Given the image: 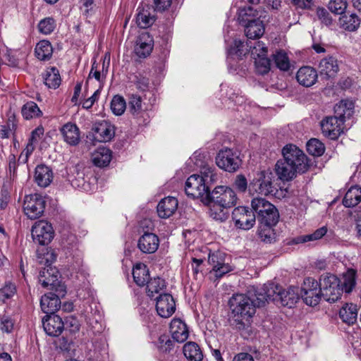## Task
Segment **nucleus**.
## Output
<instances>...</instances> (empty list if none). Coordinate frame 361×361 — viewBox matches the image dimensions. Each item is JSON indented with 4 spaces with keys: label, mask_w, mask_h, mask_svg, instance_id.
<instances>
[{
    "label": "nucleus",
    "mask_w": 361,
    "mask_h": 361,
    "mask_svg": "<svg viewBox=\"0 0 361 361\" xmlns=\"http://www.w3.org/2000/svg\"><path fill=\"white\" fill-rule=\"evenodd\" d=\"M231 310L229 322L232 326L243 330L250 325V319L256 312V305L251 297L245 294H236L229 300Z\"/></svg>",
    "instance_id": "nucleus-1"
},
{
    "label": "nucleus",
    "mask_w": 361,
    "mask_h": 361,
    "mask_svg": "<svg viewBox=\"0 0 361 361\" xmlns=\"http://www.w3.org/2000/svg\"><path fill=\"white\" fill-rule=\"evenodd\" d=\"M237 201L235 192L230 188L220 185L216 187L206 196L207 204L210 206V216L216 220L224 221L228 218L225 209L232 207Z\"/></svg>",
    "instance_id": "nucleus-2"
},
{
    "label": "nucleus",
    "mask_w": 361,
    "mask_h": 361,
    "mask_svg": "<svg viewBox=\"0 0 361 361\" xmlns=\"http://www.w3.org/2000/svg\"><path fill=\"white\" fill-rule=\"evenodd\" d=\"M254 213L258 221L264 226H274L279 220V212L276 207L262 197H255L251 201Z\"/></svg>",
    "instance_id": "nucleus-3"
},
{
    "label": "nucleus",
    "mask_w": 361,
    "mask_h": 361,
    "mask_svg": "<svg viewBox=\"0 0 361 361\" xmlns=\"http://www.w3.org/2000/svg\"><path fill=\"white\" fill-rule=\"evenodd\" d=\"M339 279L331 274L321 276L319 282L322 298L327 302H334L339 300L342 295V289H340Z\"/></svg>",
    "instance_id": "nucleus-4"
},
{
    "label": "nucleus",
    "mask_w": 361,
    "mask_h": 361,
    "mask_svg": "<svg viewBox=\"0 0 361 361\" xmlns=\"http://www.w3.org/2000/svg\"><path fill=\"white\" fill-rule=\"evenodd\" d=\"M274 175L270 170L258 172L250 183L248 190L250 194L268 195L274 192L273 182Z\"/></svg>",
    "instance_id": "nucleus-5"
},
{
    "label": "nucleus",
    "mask_w": 361,
    "mask_h": 361,
    "mask_svg": "<svg viewBox=\"0 0 361 361\" xmlns=\"http://www.w3.org/2000/svg\"><path fill=\"white\" fill-rule=\"evenodd\" d=\"M282 154L283 157L288 159V162L291 163L298 173L306 172L310 166L307 155L295 145L288 144L284 146Z\"/></svg>",
    "instance_id": "nucleus-6"
},
{
    "label": "nucleus",
    "mask_w": 361,
    "mask_h": 361,
    "mask_svg": "<svg viewBox=\"0 0 361 361\" xmlns=\"http://www.w3.org/2000/svg\"><path fill=\"white\" fill-rule=\"evenodd\" d=\"M239 152L233 149L225 147L221 149L216 157V164L221 169L233 173L241 165Z\"/></svg>",
    "instance_id": "nucleus-7"
},
{
    "label": "nucleus",
    "mask_w": 361,
    "mask_h": 361,
    "mask_svg": "<svg viewBox=\"0 0 361 361\" xmlns=\"http://www.w3.org/2000/svg\"><path fill=\"white\" fill-rule=\"evenodd\" d=\"M300 296L306 305H317L322 298L319 283L313 278L305 279L300 289Z\"/></svg>",
    "instance_id": "nucleus-8"
},
{
    "label": "nucleus",
    "mask_w": 361,
    "mask_h": 361,
    "mask_svg": "<svg viewBox=\"0 0 361 361\" xmlns=\"http://www.w3.org/2000/svg\"><path fill=\"white\" fill-rule=\"evenodd\" d=\"M232 219L236 228L247 231L255 224L256 215L252 209H250L245 207H238L232 212Z\"/></svg>",
    "instance_id": "nucleus-9"
},
{
    "label": "nucleus",
    "mask_w": 361,
    "mask_h": 361,
    "mask_svg": "<svg viewBox=\"0 0 361 361\" xmlns=\"http://www.w3.org/2000/svg\"><path fill=\"white\" fill-rule=\"evenodd\" d=\"M46 201L39 194L26 195L23 203L25 214L30 219L40 217L45 209Z\"/></svg>",
    "instance_id": "nucleus-10"
},
{
    "label": "nucleus",
    "mask_w": 361,
    "mask_h": 361,
    "mask_svg": "<svg viewBox=\"0 0 361 361\" xmlns=\"http://www.w3.org/2000/svg\"><path fill=\"white\" fill-rule=\"evenodd\" d=\"M54 236V231L51 224L46 221H39L32 227V237L34 242L41 245L51 243Z\"/></svg>",
    "instance_id": "nucleus-11"
},
{
    "label": "nucleus",
    "mask_w": 361,
    "mask_h": 361,
    "mask_svg": "<svg viewBox=\"0 0 361 361\" xmlns=\"http://www.w3.org/2000/svg\"><path fill=\"white\" fill-rule=\"evenodd\" d=\"M185 191L188 197L193 199L201 198L203 202L206 201V196L209 192L207 186L204 185L202 179L200 178L197 174H193L187 179Z\"/></svg>",
    "instance_id": "nucleus-12"
},
{
    "label": "nucleus",
    "mask_w": 361,
    "mask_h": 361,
    "mask_svg": "<svg viewBox=\"0 0 361 361\" xmlns=\"http://www.w3.org/2000/svg\"><path fill=\"white\" fill-rule=\"evenodd\" d=\"M343 124L335 115L326 116L321 121L322 132L325 137L336 140L343 132Z\"/></svg>",
    "instance_id": "nucleus-13"
},
{
    "label": "nucleus",
    "mask_w": 361,
    "mask_h": 361,
    "mask_svg": "<svg viewBox=\"0 0 361 361\" xmlns=\"http://www.w3.org/2000/svg\"><path fill=\"white\" fill-rule=\"evenodd\" d=\"M269 20L267 12L259 7L255 9L252 6L240 8L238 12V21L240 25H243L255 20Z\"/></svg>",
    "instance_id": "nucleus-14"
},
{
    "label": "nucleus",
    "mask_w": 361,
    "mask_h": 361,
    "mask_svg": "<svg viewBox=\"0 0 361 361\" xmlns=\"http://www.w3.org/2000/svg\"><path fill=\"white\" fill-rule=\"evenodd\" d=\"M156 310L160 317H170L176 310V303L173 296L169 293L160 294L156 298Z\"/></svg>",
    "instance_id": "nucleus-15"
},
{
    "label": "nucleus",
    "mask_w": 361,
    "mask_h": 361,
    "mask_svg": "<svg viewBox=\"0 0 361 361\" xmlns=\"http://www.w3.org/2000/svg\"><path fill=\"white\" fill-rule=\"evenodd\" d=\"M43 328L50 336H59L64 329V322L56 314H48L42 319Z\"/></svg>",
    "instance_id": "nucleus-16"
},
{
    "label": "nucleus",
    "mask_w": 361,
    "mask_h": 361,
    "mask_svg": "<svg viewBox=\"0 0 361 361\" xmlns=\"http://www.w3.org/2000/svg\"><path fill=\"white\" fill-rule=\"evenodd\" d=\"M94 138L99 142H109L115 135V127L109 121L97 122L92 128Z\"/></svg>",
    "instance_id": "nucleus-17"
},
{
    "label": "nucleus",
    "mask_w": 361,
    "mask_h": 361,
    "mask_svg": "<svg viewBox=\"0 0 361 361\" xmlns=\"http://www.w3.org/2000/svg\"><path fill=\"white\" fill-rule=\"evenodd\" d=\"M159 237L149 232H145L137 241L138 249L145 254L154 253L159 248Z\"/></svg>",
    "instance_id": "nucleus-18"
},
{
    "label": "nucleus",
    "mask_w": 361,
    "mask_h": 361,
    "mask_svg": "<svg viewBox=\"0 0 361 361\" xmlns=\"http://www.w3.org/2000/svg\"><path fill=\"white\" fill-rule=\"evenodd\" d=\"M294 168L290 161L288 164V159L284 157L278 160L275 164L276 173L283 181L291 180L296 176L298 173Z\"/></svg>",
    "instance_id": "nucleus-19"
},
{
    "label": "nucleus",
    "mask_w": 361,
    "mask_h": 361,
    "mask_svg": "<svg viewBox=\"0 0 361 361\" xmlns=\"http://www.w3.org/2000/svg\"><path fill=\"white\" fill-rule=\"evenodd\" d=\"M153 46L152 37L148 32L142 33L137 39L135 52L139 57L146 58L151 54Z\"/></svg>",
    "instance_id": "nucleus-20"
},
{
    "label": "nucleus",
    "mask_w": 361,
    "mask_h": 361,
    "mask_svg": "<svg viewBox=\"0 0 361 361\" xmlns=\"http://www.w3.org/2000/svg\"><path fill=\"white\" fill-rule=\"evenodd\" d=\"M317 71L309 66L300 68L296 73V79L298 83L306 87L314 85L317 81Z\"/></svg>",
    "instance_id": "nucleus-21"
},
{
    "label": "nucleus",
    "mask_w": 361,
    "mask_h": 361,
    "mask_svg": "<svg viewBox=\"0 0 361 361\" xmlns=\"http://www.w3.org/2000/svg\"><path fill=\"white\" fill-rule=\"evenodd\" d=\"M178 202L176 197H167L158 204L157 209L159 217L166 219L172 216L177 210Z\"/></svg>",
    "instance_id": "nucleus-22"
},
{
    "label": "nucleus",
    "mask_w": 361,
    "mask_h": 361,
    "mask_svg": "<svg viewBox=\"0 0 361 361\" xmlns=\"http://www.w3.org/2000/svg\"><path fill=\"white\" fill-rule=\"evenodd\" d=\"M170 332L173 340L183 343L188 338V329L185 322L180 319L174 318L170 324Z\"/></svg>",
    "instance_id": "nucleus-23"
},
{
    "label": "nucleus",
    "mask_w": 361,
    "mask_h": 361,
    "mask_svg": "<svg viewBox=\"0 0 361 361\" xmlns=\"http://www.w3.org/2000/svg\"><path fill=\"white\" fill-rule=\"evenodd\" d=\"M40 306L42 310L46 313L47 315L55 314L54 312L61 307V300L58 298L56 295L50 292L42 296Z\"/></svg>",
    "instance_id": "nucleus-24"
},
{
    "label": "nucleus",
    "mask_w": 361,
    "mask_h": 361,
    "mask_svg": "<svg viewBox=\"0 0 361 361\" xmlns=\"http://www.w3.org/2000/svg\"><path fill=\"white\" fill-rule=\"evenodd\" d=\"M354 102L349 99H343L336 104L334 106V115L341 119V121L345 123L347 119H350L354 114Z\"/></svg>",
    "instance_id": "nucleus-25"
},
{
    "label": "nucleus",
    "mask_w": 361,
    "mask_h": 361,
    "mask_svg": "<svg viewBox=\"0 0 361 361\" xmlns=\"http://www.w3.org/2000/svg\"><path fill=\"white\" fill-rule=\"evenodd\" d=\"M320 75L329 79L336 76L338 71V61L333 56L323 59L319 66Z\"/></svg>",
    "instance_id": "nucleus-26"
},
{
    "label": "nucleus",
    "mask_w": 361,
    "mask_h": 361,
    "mask_svg": "<svg viewBox=\"0 0 361 361\" xmlns=\"http://www.w3.org/2000/svg\"><path fill=\"white\" fill-rule=\"evenodd\" d=\"M53 180L52 170L44 164L37 166L35 171V180L37 184L42 188L50 185Z\"/></svg>",
    "instance_id": "nucleus-27"
},
{
    "label": "nucleus",
    "mask_w": 361,
    "mask_h": 361,
    "mask_svg": "<svg viewBox=\"0 0 361 361\" xmlns=\"http://www.w3.org/2000/svg\"><path fill=\"white\" fill-rule=\"evenodd\" d=\"M64 140L71 145H77L80 140V130L75 124L68 123L61 128Z\"/></svg>",
    "instance_id": "nucleus-28"
},
{
    "label": "nucleus",
    "mask_w": 361,
    "mask_h": 361,
    "mask_svg": "<svg viewBox=\"0 0 361 361\" xmlns=\"http://www.w3.org/2000/svg\"><path fill=\"white\" fill-rule=\"evenodd\" d=\"M361 20L355 13H343L339 18L341 27L349 32L356 31L360 25Z\"/></svg>",
    "instance_id": "nucleus-29"
},
{
    "label": "nucleus",
    "mask_w": 361,
    "mask_h": 361,
    "mask_svg": "<svg viewBox=\"0 0 361 361\" xmlns=\"http://www.w3.org/2000/svg\"><path fill=\"white\" fill-rule=\"evenodd\" d=\"M357 271L354 269H348L344 272L340 280V289H342V293H350L356 286Z\"/></svg>",
    "instance_id": "nucleus-30"
},
{
    "label": "nucleus",
    "mask_w": 361,
    "mask_h": 361,
    "mask_svg": "<svg viewBox=\"0 0 361 361\" xmlns=\"http://www.w3.org/2000/svg\"><path fill=\"white\" fill-rule=\"evenodd\" d=\"M266 20H255L245 24V34L248 39H255L260 38L264 33V22Z\"/></svg>",
    "instance_id": "nucleus-31"
},
{
    "label": "nucleus",
    "mask_w": 361,
    "mask_h": 361,
    "mask_svg": "<svg viewBox=\"0 0 361 361\" xmlns=\"http://www.w3.org/2000/svg\"><path fill=\"white\" fill-rule=\"evenodd\" d=\"M298 287H290L287 290H282L280 293L279 302L283 306L292 307L300 299Z\"/></svg>",
    "instance_id": "nucleus-32"
},
{
    "label": "nucleus",
    "mask_w": 361,
    "mask_h": 361,
    "mask_svg": "<svg viewBox=\"0 0 361 361\" xmlns=\"http://www.w3.org/2000/svg\"><path fill=\"white\" fill-rule=\"evenodd\" d=\"M339 317L348 325L355 324L357 319V305L353 303H345L339 311Z\"/></svg>",
    "instance_id": "nucleus-33"
},
{
    "label": "nucleus",
    "mask_w": 361,
    "mask_h": 361,
    "mask_svg": "<svg viewBox=\"0 0 361 361\" xmlns=\"http://www.w3.org/2000/svg\"><path fill=\"white\" fill-rule=\"evenodd\" d=\"M155 20L156 17L150 13L149 8H145L140 6L137 8L136 23L138 27L146 29L152 25Z\"/></svg>",
    "instance_id": "nucleus-34"
},
{
    "label": "nucleus",
    "mask_w": 361,
    "mask_h": 361,
    "mask_svg": "<svg viewBox=\"0 0 361 361\" xmlns=\"http://www.w3.org/2000/svg\"><path fill=\"white\" fill-rule=\"evenodd\" d=\"M36 57L40 61H49L53 54V47L51 42L48 40L39 41L35 49Z\"/></svg>",
    "instance_id": "nucleus-35"
},
{
    "label": "nucleus",
    "mask_w": 361,
    "mask_h": 361,
    "mask_svg": "<svg viewBox=\"0 0 361 361\" xmlns=\"http://www.w3.org/2000/svg\"><path fill=\"white\" fill-rule=\"evenodd\" d=\"M43 79L44 84L53 89L59 87L61 82L59 71L56 67L47 68L43 74Z\"/></svg>",
    "instance_id": "nucleus-36"
},
{
    "label": "nucleus",
    "mask_w": 361,
    "mask_h": 361,
    "mask_svg": "<svg viewBox=\"0 0 361 361\" xmlns=\"http://www.w3.org/2000/svg\"><path fill=\"white\" fill-rule=\"evenodd\" d=\"M58 276L59 272L55 268L49 267L40 271L39 280L43 287L49 288L51 286H55L56 281L59 279Z\"/></svg>",
    "instance_id": "nucleus-37"
},
{
    "label": "nucleus",
    "mask_w": 361,
    "mask_h": 361,
    "mask_svg": "<svg viewBox=\"0 0 361 361\" xmlns=\"http://www.w3.org/2000/svg\"><path fill=\"white\" fill-rule=\"evenodd\" d=\"M185 357L190 361H201L203 354L200 346L195 342H188L183 348Z\"/></svg>",
    "instance_id": "nucleus-38"
},
{
    "label": "nucleus",
    "mask_w": 361,
    "mask_h": 361,
    "mask_svg": "<svg viewBox=\"0 0 361 361\" xmlns=\"http://www.w3.org/2000/svg\"><path fill=\"white\" fill-rule=\"evenodd\" d=\"M133 276L135 283L139 286H145L149 280V274L147 266L137 264L133 269Z\"/></svg>",
    "instance_id": "nucleus-39"
},
{
    "label": "nucleus",
    "mask_w": 361,
    "mask_h": 361,
    "mask_svg": "<svg viewBox=\"0 0 361 361\" xmlns=\"http://www.w3.org/2000/svg\"><path fill=\"white\" fill-rule=\"evenodd\" d=\"M111 151L106 147L99 148L93 154L92 162L99 167L109 165L111 160Z\"/></svg>",
    "instance_id": "nucleus-40"
},
{
    "label": "nucleus",
    "mask_w": 361,
    "mask_h": 361,
    "mask_svg": "<svg viewBox=\"0 0 361 361\" xmlns=\"http://www.w3.org/2000/svg\"><path fill=\"white\" fill-rule=\"evenodd\" d=\"M361 201V188L352 187L345 193L343 199V204L345 207H353Z\"/></svg>",
    "instance_id": "nucleus-41"
},
{
    "label": "nucleus",
    "mask_w": 361,
    "mask_h": 361,
    "mask_svg": "<svg viewBox=\"0 0 361 361\" xmlns=\"http://www.w3.org/2000/svg\"><path fill=\"white\" fill-rule=\"evenodd\" d=\"M199 175L200 178L202 179L204 185L207 186V190H210L211 186L216 183L217 180V174L214 172V169L209 167L204 166L200 171Z\"/></svg>",
    "instance_id": "nucleus-42"
},
{
    "label": "nucleus",
    "mask_w": 361,
    "mask_h": 361,
    "mask_svg": "<svg viewBox=\"0 0 361 361\" xmlns=\"http://www.w3.org/2000/svg\"><path fill=\"white\" fill-rule=\"evenodd\" d=\"M21 112L23 116L27 120L39 117L42 115V112L34 102H29L25 104L22 107Z\"/></svg>",
    "instance_id": "nucleus-43"
},
{
    "label": "nucleus",
    "mask_w": 361,
    "mask_h": 361,
    "mask_svg": "<svg viewBox=\"0 0 361 361\" xmlns=\"http://www.w3.org/2000/svg\"><path fill=\"white\" fill-rule=\"evenodd\" d=\"M128 111L135 117L141 116L143 113L140 96L131 94L128 100Z\"/></svg>",
    "instance_id": "nucleus-44"
},
{
    "label": "nucleus",
    "mask_w": 361,
    "mask_h": 361,
    "mask_svg": "<svg viewBox=\"0 0 361 361\" xmlns=\"http://www.w3.org/2000/svg\"><path fill=\"white\" fill-rule=\"evenodd\" d=\"M147 295L152 297L154 293H158L160 290L166 287L165 281L164 279L156 277L148 280L147 282Z\"/></svg>",
    "instance_id": "nucleus-45"
},
{
    "label": "nucleus",
    "mask_w": 361,
    "mask_h": 361,
    "mask_svg": "<svg viewBox=\"0 0 361 361\" xmlns=\"http://www.w3.org/2000/svg\"><path fill=\"white\" fill-rule=\"evenodd\" d=\"M307 150L314 157H320L324 154L325 147L318 139L312 138L307 142Z\"/></svg>",
    "instance_id": "nucleus-46"
},
{
    "label": "nucleus",
    "mask_w": 361,
    "mask_h": 361,
    "mask_svg": "<svg viewBox=\"0 0 361 361\" xmlns=\"http://www.w3.org/2000/svg\"><path fill=\"white\" fill-rule=\"evenodd\" d=\"M272 56L276 66L281 71H286L289 69V59L286 52L283 51H278L273 54Z\"/></svg>",
    "instance_id": "nucleus-47"
},
{
    "label": "nucleus",
    "mask_w": 361,
    "mask_h": 361,
    "mask_svg": "<svg viewBox=\"0 0 361 361\" xmlns=\"http://www.w3.org/2000/svg\"><path fill=\"white\" fill-rule=\"evenodd\" d=\"M126 109V102L124 98L119 95L113 97L111 102V109L116 116L122 115Z\"/></svg>",
    "instance_id": "nucleus-48"
},
{
    "label": "nucleus",
    "mask_w": 361,
    "mask_h": 361,
    "mask_svg": "<svg viewBox=\"0 0 361 361\" xmlns=\"http://www.w3.org/2000/svg\"><path fill=\"white\" fill-rule=\"evenodd\" d=\"M56 27L55 20L53 18H45L39 21L38 24L39 31L44 35L51 33Z\"/></svg>",
    "instance_id": "nucleus-49"
},
{
    "label": "nucleus",
    "mask_w": 361,
    "mask_h": 361,
    "mask_svg": "<svg viewBox=\"0 0 361 361\" xmlns=\"http://www.w3.org/2000/svg\"><path fill=\"white\" fill-rule=\"evenodd\" d=\"M157 345L160 352L167 353L173 348V341L168 335L163 334L159 337Z\"/></svg>",
    "instance_id": "nucleus-50"
},
{
    "label": "nucleus",
    "mask_w": 361,
    "mask_h": 361,
    "mask_svg": "<svg viewBox=\"0 0 361 361\" xmlns=\"http://www.w3.org/2000/svg\"><path fill=\"white\" fill-rule=\"evenodd\" d=\"M251 299L255 301L256 307H262L265 305L266 302L270 301V298L267 296L266 293V288H264V286L263 287L255 290V293Z\"/></svg>",
    "instance_id": "nucleus-51"
},
{
    "label": "nucleus",
    "mask_w": 361,
    "mask_h": 361,
    "mask_svg": "<svg viewBox=\"0 0 361 361\" xmlns=\"http://www.w3.org/2000/svg\"><path fill=\"white\" fill-rule=\"evenodd\" d=\"M109 63V61L107 63V66L105 67V61H104L102 64V70L101 72L99 70H97V64L94 62L92 65V68L88 75V78L94 77L97 81L102 82L103 78H105L107 75Z\"/></svg>",
    "instance_id": "nucleus-52"
},
{
    "label": "nucleus",
    "mask_w": 361,
    "mask_h": 361,
    "mask_svg": "<svg viewBox=\"0 0 361 361\" xmlns=\"http://www.w3.org/2000/svg\"><path fill=\"white\" fill-rule=\"evenodd\" d=\"M255 59L256 71L259 75L267 74L270 70L271 62L266 56Z\"/></svg>",
    "instance_id": "nucleus-53"
},
{
    "label": "nucleus",
    "mask_w": 361,
    "mask_h": 361,
    "mask_svg": "<svg viewBox=\"0 0 361 361\" xmlns=\"http://www.w3.org/2000/svg\"><path fill=\"white\" fill-rule=\"evenodd\" d=\"M347 6L346 0H331L329 3V10L335 14L342 15L345 13Z\"/></svg>",
    "instance_id": "nucleus-54"
},
{
    "label": "nucleus",
    "mask_w": 361,
    "mask_h": 361,
    "mask_svg": "<svg viewBox=\"0 0 361 361\" xmlns=\"http://www.w3.org/2000/svg\"><path fill=\"white\" fill-rule=\"evenodd\" d=\"M264 286V288H266L267 296L270 298V301L279 302L281 287L274 285V283L265 284Z\"/></svg>",
    "instance_id": "nucleus-55"
},
{
    "label": "nucleus",
    "mask_w": 361,
    "mask_h": 361,
    "mask_svg": "<svg viewBox=\"0 0 361 361\" xmlns=\"http://www.w3.org/2000/svg\"><path fill=\"white\" fill-rule=\"evenodd\" d=\"M247 47H249V51L251 52V54L254 56L262 57L266 56L267 53V48L265 47L264 44L262 42H257L256 44L253 47L250 46L247 43Z\"/></svg>",
    "instance_id": "nucleus-56"
},
{
    "label": "nucleus",
    "mask_w": 361,
    "mask_h": 361,
    "mask_svg": "<svg viewBox=\"0 0 361 361\" xmlns=\"http://www.w3.org/2000/svg\"><path fill=\"white\" fill-rule=\"evenodd\" d=\"M65 324L72 332H77L80 330V322L76 317L73 315L68 316L66 318L64 325Z\"/></svg>",
    "instance_id": "nucleus-57"
},
{
    "label": "nucleus",
    "mask_w": 361,
    "mask_h": 361,
    "mask_svg": "<svg viewBox=\"0 0 361 361\" xmlns=\"http://www.w3.org/2000/svg\"><path fill=\"white\" fill-rule=\"evenodd\" d=\"M244 47L245 44L241 40H234L233 46H232L229 49V54H235L239 57H241L243 55L246 54V52L243 49Z\"/></svg>",
    "instance_id": "nucleus-58"
},
{
    "label": "nucleus",
    "mask_w": 361,
    "mask_h": 361,
    "mask_svg": "<svg viewBox=\"0 0 361 361\" xmlns=\"http://www.w3.org/2000/svg\"><path fill=\"white\" fill-rule=\"evenodd\" d=\"M80 9L82 10L83 15L86 17L92 15L95 7L94 0H80Z\"/></svg>",
    "instance_id": "nucleus-59"
},
{
    "label": "nucleus",
    "mask_w": 361,
    "mask_h": 361,
    "mask_svg": "<svg viewBox=\"0 0 361 361\" xmlns=\"http://www.w3.org/2000/svg\"><path fill=\"white\" fill-rule=\"evenodd\" d=\"M231 271H232L231 266L224 262H221V265L217 268L212 269V271L214 273V276L216 279L221 278Z\"/></svg>",
    "instance_id": "nucleus-60"
},
{
    "label": "nucleus",
    "mask_w": 361,
    "mask_h": 361,
    "mask_svg": "<svg viewBox=\"0 0 361 361\" xmlns=\"http://www.w3.org/2000/svg\"><path fill=\"white\" fill-rule=\"evenodd\" d=\"M317 15L322 23L330 25L332 23V18L328 11L324 8H318Z\"/></svg>",
    "instance_id": "nucleus-61"
},
{
    "label": "nucleus",
    "mask_w": 361,
    "mask_h": 361,
    "mask_svg": "<svg viewBox=\"0 0 361 361\" xmlns=\"http://www.w3.org/2000/svg\"><path fill=\"white\" fill-rule=\"evenodd\" d=\"M55 286H51L49 289L54 290L52 292L54 295L58 296V298H63L65 296L66 293V286L59 281V279L56 281Z\"/></svg>",
    "instance_id": "nucleus-62"
},
{
    "label": "nucleus",
    "mask_w": 361,
    "mask_h": 361,
    "mask_svg": "<svg viewBox=\"0 0 361 361\" xmlns=\"http://www.w3.org/2000/svg\"><path fill=\"white\" fill-rule=\"evenodd\" d=\"M266 228L259 231V236L265 243H271L273 238V226H265Z\"/></svg>",
    "instance_id": "nucleus-63"
},
{
    "label": "nucleus",
    "mask_w": 361,
    "mask_h": 361,
    "mask_svg": "<svg viewBox=\"0 0 361 361\" xmlns=\"http://www.w3.org/2000/svg\"><path fill=\"white\" fill-rule=\"evenodd\" d=\"M208 262L213 267L212 269H215L221 265V262H224V260L220 252H216L209 255Z\"/></svg>",
    "instance_id": "nucleus-64"
}]
</instances>
